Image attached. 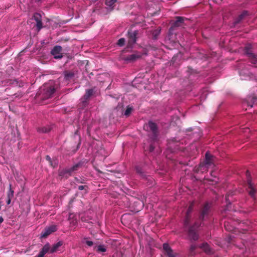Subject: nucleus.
I'll return each instance as SVG.
<instances>
[{
  "label": "nucleus",
  "instance_id": "obj_41",
  "mask_svg": "<svg viewBox=\"0 0 257 257\" xmlns=\"http://www.w3.org/2000/svg\"><path fill=\"white\" fill-rule=\"evenodd\" d=\"M12 199V198H8V200L7 201V204H10L11 203Z\"/></svg>",
  "mask_w": 257,
  "mask_h": 257
},
{
  "label": "nucleus",
  "instance_id": "obj_15",
  "mask_svg": "<svg viewBox=\"0 0 257 257\" xmlns=\"http://www.w3.org/2000/svg\"><path fill=\"white\" fill-rule=\"evenodd\" d=\"M51 247L49 243H47L42 247L37 257H45L44 255L48 252H50Z\"/></svg>",
  "mask_w": 257,
  "mask_h": 257
},
{
  "label": "nucleus",
  "instance_id": "obj_9",
  "mask_svg": "<svg viewBox=\"0 0 257 257\" xmlns=\"http://www.w3.org/2000/svg\"><path fill=\"white\" fill-rule=\"evenodd\" d=\"M246 176L247 178V183L248 185V188L249 189L248 191L249 194L252 197H254L255 190L253 187V184L251 183V180L250 177V173L249 171L247 170L246 171Z\"/></svg>",
  "mask_w": 257,
  "mask_h": 257
},
{
  "label": "nucleus",
  "instance_id": "obj_39",
  "mask_svg": "<svg viewBox=\"0 0 257 257\" xmlns=\"http://www.w3.org/2000/svg\"><path fill=\"white\" fill-rule=\"evenodd\" d=\"M75 180L78 183H83V181H84V180H80L79 179H78L77 178H75Z\"/></svg>",
  "mask_w": 257,
  "mask_h": 257
},
{
  "label": "nucleus",
  "instance_id": "obj_13",
  "mask_svg": "<svg viewBox=\"0 0 257 257\" xmlns=\"http://www.w3.org/2000/svg\"><path fill=\"white\" fill-rule=\"evenodd\" d=\"M57 230V227L56 225H51L50 227L45 228V229L42 232L41 237L43 238L47 237L49 235L51 234Z\"/></svg>",
  "mask_w": 257,
  "mask_h": 257
},
{
  "label": "nucleus",
  "instance_id": "obj_1",
  "mask_svg": "<svg viewBox=\"0 0 257 257\" xmlns=\"http://www.w3.org/2000/svg\"><path fill=\"white\" fill-rule=\"evenodd\" d=\"M211 204L208 202L205 203L200 209L198 220L195 221L193 225L189 226L187 229V237L191 242L198 239V228L202 224L204 218H207L211 212Z\"/></svg>",
  "mask_w": 257,
  "mask_h": 257
},
{
  "label": "nucleus",
  "instance_id": "obj_7",
  "mask_svg": "<svg viewBox=\"0 0 257 257\" xmlns=\"http://www.w3.org/2000/svg\"><path fill=\"white\" fill-rule=\"evenodd\" d=\"M193 205L192 204H190L189 206V207L187 209L186 213L185 218L184 221V226L185 228V231L187 232V229H188L189 226H190V225H189V223H190V220H191L190 213L193 210Z\"/></svg>",
  "mask_w": 257,
  "mask_h": 257
},
{
  "label": "nucleus",
  "instance_id": "obj_10",
  "mask_svg": "<svg viewBox=\"0 0 257 257\" xmlns=\"http://www.w3.org/2000/svg\"><path fill=\"white\" fill-rule=\"evenodd\" d=\"M203 162L207 167L212 168L214 166V157L207 152L205 153V160Z\"/></svg>",
  "mask_w": 257,
  "mask_h": 257
},
{
  "label": "nucleus",
  "instance_id": "obj_40",
  "mask_svg": "<svg viewBox=\"0 0 257 257\" xmlns=\"http://www.w3.org/2000/svg\"><path fill=\"white\" fill-rule=\"evenodd\" d=\"M46 159L51 164L52 160L51 157L49 156H47Z\"/></svg>",
  "mask_w": 257,
  "mask_h": 257
},
{
  "label": "nucleus",
  "instance_id": "obj_28",
  "mask_svg": "<svg viewBox=\"0 0 257 257\" xmlns=\"http://www.w3.org/2000/svg\"><path fill=\"white\" fill-rule=\"evenodd\" d=\"M14 191L12 190V184L9 185V190L7 194V198H12L14 197Z\"/></svg>",
  "mask_w": 257,
  "mask_h": 257
},
{
  "label": "nucleus",
  "instance_id": "obj_44",
  "mask_svg": "<svg viewBox=\"0 0 257 257\" xmlns=\"http://www.w3.org/2000/svg\"><path fill=\"white\" fill-rule=\"evenodd\" d=\"M92 2L95 3L97 2L98 0H91Z\"/></svg>",
  "mask_w": 257,
  "mask_h": 257
},
{
  "label": "nucleus",
  "instance_id": "obj_24",
  "mask_svg": "<svg viewBox=\"0 0 257 257\" xmlns=\"http://www.w3.org/2000/svg\"><path fill=\"white\" fill-rule=\"evenodd\" d=\"M136 170L137 174H139L141 177H145L146 176L143 169L140 166L136 167Z\"/></svg>",
  "mask_w": 257,
  "mask_h": 257
},
{
  "label": "nucleus",
  "instance_id": "obj_36",
  "mask_svg": "<svg viewBox=\"0 0 257 257\" xmlns=\"http://www.w3.org/2000/svg\"><path fill=\"white\" fill-rule=\"evenodd\" d=\"M155 148V145L154 143H151L150 145V147H149V152H153L154 150V149Z\"/></svg>",
  "mask_w": 257,
  "mask_h": 257
},
{
  "label": "nucleus",
  "instance_id": "obj_43",
  "mask_svg": "<svg viewBox=\"0 0 257 257\" xmlns=\"http://www.w3.org/2000/svg\"><path fill=\"white\" fill-rule=\"evenodd\" d=\"M252 99H253V100H256V99H257V97H253H253H252Z\"/></svg>",
  "mask_w": 257,
  "mask_h": 257
},
{
  "label": "nucleus",
  "instance_id": "obj_42",
  "mask_svg": "<svg viewBox=\"0 0 257 257\" xmlns=\"http://www.w3.org/2000/svg\"><path fill=\"white\" fill-rule=\"evenodd\" d=\"M4 221V219L2 216H0V224Z\"/></svg>",
  "mask_w": 257,
  "mask_h": 257
},
{
  "label": "nucleus",
  "instance_id": "obj_27",
  "mask_svg": "<svg viewBox=\"0 0 257 257\" xmlns=\"http://www.w3.org/2000/svg\"><path fill=\"white\" fill-rule=\"evenodd\" d=\"M197 248V246L195 244H191L189 250V254L190 255H193L195 254V250Z\"/></svg>",
  "mask_w": 257,
  "mask_h": 257
},
{
  "label": "nucleus",
  "instance_id": "obj_35",
  "mask_svg": "<svg viewBox=\"0 0 257 257\" xmlns=\"http://www.w3.org/2000/svg\"><path fill=\"white\" fill-rule=\"evenodd\" d=\"M88 188V187L86 185H80L78 187V189L79 190H85L86 191V192H87V190Z\"/></svg>",
  "mask_w": 257,
  "mask_h": 257
},
{
  "label": "nucleus",
  "instance_id": "obj_5",
  "mask_svg": "<svg viewBox=\"0 0 257 257\" xmlns=\"http://www.w3.org/2000/svg\"><path fill=\"white\" fill-rule=\"evenodd\" d=\"M148 126L149 127L150 130L152 133L151 139L153 141L155 142L157 140L158 136V127L157 124L151 121H149L148 123Z\"/></svg>",
  "mask_w": 257,
  "mask_h": 257
},
{
  "label": "nucleus",
  "instance_id": "obj_12",
  "mask_svg": "<svg viewBox=\"0 0 257 257\" xmlns=\"http://www.w3.org/2000/svg\"><path fill=\"white\" fill-rule=\"evenodd\" d=\"M142 54L140 52H136L131 55H128L124 58L127 61L133 62L142 57Z\"/></svg>",
  "mask_w": 257,
  "mask_h": 257
},
{
  "label": "nucleus",
  "instance_id": "obj_31",
  "mask_svg": "<svg viewBox=\"0 0 257 257\" xmlns=\"http://www.w3.org/2000/svg\"><path fill=\"white\" fill-rule=\"evenodd\" d=\"M125 42V40L124 38H120L118 40L117 44L119 46H122L124 45Z\"/></svg>",
  "mask_w": 257,
  "mask_h": 257
},
{
  "label": "nucleus",
  "instance_id": "obj_34",
  "mask_svg": "<svg viewBox=\"0 0 257 257\" xmlns=\"http://www.w3.org/2000/svg\"><path fill=\"white\" fill-rule=\"evenodd\" d=\"M132 110V108L130 107H127L125 111H124V115L126 116H128L131 113Z\"/></svg>",
  "mask_w": 257,
  "mask_h": 257
},
{
  "label": "nucleus",
  "instance_id": "obj_26",
  "mask_svg": "<svg viewBox=\"0 0 257 257\" xmlns=\"http://www.w3.org/2000/svg\"><path fill=\"white\" fill-rule=\"evenodd\" d=\"M200 247L202 248L206 252L209 253L210 251V247L207 243H203L200 246Z\"/></svg>",
  "mask_w": 257,
  "mask_h": 257
},
{
  "label": "nucleus",
  "instance_id": "obj_14",
  "mask_svg": "<svg viewBox=\"0 0 257 257\" xmlns=\"http://www.w3.org/2000/svg\"><path fill=\"white\" fill-rule=\"evenodd\" d=\"M35 21L37 22L36 27L39 30L42 28V22L41 15L39 13H35L33 15Z\"/></svg>",
  "mask_w": 257,
  "mask_h": 257
},
{
  "label": "nucleus",
  "instance_id": "obj_17",
  "mask_svg": "<svg viewBox=\"0 0 257 257\" xmlns=\"http://www.w3.org/2000/svg\"><path fill=\"white\" fill-rule=\"evenodd\" d=\"M163 247L169 257H175L172 249L168 243H164Z\"/></svg>",
  "mask_w": 257,
  "mask_h": 257
},
{
  "label": "nucleus",
  "instance_id": "obj_16",
  "mask_svg": "<svg viewBox=\"0 0 257 257\" xmlns=\"http://www.w3.org/2000/svg\"><path fill=\"white\" fill-rule=\"evenodd\" d=\"M248 15V12L244 11L242 13L239 15L234 20V24L236 25L240 23L242 21L245 20L247 16Z\"/></svg>",
  "mask_w": 257,
  "mask_h": 257
},
{
  "label": "nucleus",
  "instance_id": "obj_21",
  "mask_svg": "<svg viewBox=\"0 0 257 257\" xmlns=\"http://www.w3.org/2000/svg\"><path fill=\"white\" fill-rule=\"evenodd\" d=\"M63 244V242L60 241L54 244L52 247H51L50 253H54L58 250V248Z\"/></svg>",
  "mask_w": 257,
  "mask_h": 257
},
{
  "label": "nucleus",
  "instance_id": "obj_2",
  "mask_svg": "<svg viewBox=\"0 0 257 257\" xmlns=\"http://www.w3.org/2000/svg\"><path fill=\"white\" fill-rule=\"evenodd\" d=\"M55 88L52 83L44 84L37 93L36 97L43 100L52 97L55 92Z\"/></svg>",
  "mask_w": 257,
  "mask_h": 257
},
{
  "label": "nucleus",
  "instance_id": "obj_4",
  "mask_svg": "<svg viewBox=\"0 0 257 257\" xmlns=\"http://www.w3.org/2000/svg\"><path fill=\"white\" fill-rule=\"evenodd\" d=\"M82 165L83 163L82 162H79L70 168L63 170L60 173V175L65 176L66 175L68 174L70 176L73 172H75L80 168L82 166Z\"/></svg>",
  "mask_w": 257,
  "mask_h": 257
},
{
  "label": "nucleus",
  "instance_id": "obj_18",
  "mask_svg": "<svg viewBox=\"0 0 257 257\" xmlns=\"http://www.w3.org/2000/svg\"><path fill=\"white\" fill-rule=\"evenodd\" d=\"M64 79L67 81L72 79L74 76V73L72 71L66 70L63 72Z\"/></svg>",
  "mask_w": 257,
  "mask_h": 257
},
{
  "label": "nucleus",
  "instance_id": "obj_29",
  "mask_svg": "<svg viewBox=\"0 0 257 257\" xmlns=\"http://www.w3.org/2000/svg\"><path fill=\"white\" fill-rule=\"evenodd\" d=\"M117 0H106L105 4L108 7H113Z\"/></svg>",
  "mask_w": 257,
  "mask_h": 257
},
{
  "label": "nucleus",
  "instance_id": "obj_30",
  "mask_svg": "<svg viewBox=\"0 0 257 257\" xmlns=\"http://www.w3.org/2000/svg\"><path fill=\"white\" fill-rule=\"evenodd\" d=\"M74 137L76 139H78V145H77V148H78L79 147V146L81 144V137L78 134V131H76L75 133V134L74 135Z\"/></svg>",
  "mask_w": 257,
  "mask_h": 257
},
{
  "label": "nucleus",
  "instance_id": "obj_38",
  "mask_svg": "<svg viewBox=\"0 0 257 257\" xmlns=\"http://www.w3.org/2000/svg\"><path fill=\"white\" fill-rule=\"evenodd\" d=\"M231 195V194H229V193H228V194H227L226 195V196H225V200H226V202L228 203V204H230V203H231V202L229 200V196L230 195Z\"/></svg>",
  "mask_w": 257,
  "mask_h": 257
},
{
  "label": "nucleus",
  "instance_id": "obj_11",
  "mask_svg": "<svg viewBox=\"0 0 257 257\" xmlns=\"http://www.w3.org/2000/svg\"><path fill=\"white\" fill-rule=\"evenodd\" d=\"M62 48L60 46H55L51 51V54L55 59H61L63 57Z\"/></svg>",
  "mask_w": 257,
  "mask_h": 257
},
{
  "label": "nucleus",
  "instance_id": "obj_33",
  "mask_svg": "<svg viewBox=\"0 0 257 257\" xmlns=\"http://www.w3.org/2000/svg\"><path fill=\"white\" fill-rule=\"evenodd\" d=\"M88 238L87 237H84V239L86 240L85 243L88 246H92L93 245V242L90 240H87Z\"/></svg>",
  "mask_w": 257,
  "mask_h": 257
},
{
  "label": "nucleus",
  "instance_id": "obj_8",
  "mask_svg": "<svg viewBox=\"0 0 257 257\" xmlns=\"http://www.w3.org/2000/svg\"><path fill=\"white\" fill-rule=\"evenodd\" d=\"M175 19L176 20L173 21L172 23L171 26L170 28V30L171 31H173L177 27L182 26L185 20L186 19L183 17H176Z\"/></svg>",
  "mask_w": 257,
  "mask_h": 257
},
{
  "label": "nucleus",
  "instance_id": "obj_37",
  "mask_svg": "<svg viewBox=\"0 0 257 257\" xmlns=\"http://www.w3.org/2000/svg\"><path fill=\"white\" fill-rule=\"evenodd\" d=\"M224 227L225 229L228 231H231L232 229V228H230L228 226V222H225L224 223Z\"/></svg>",
  "mask_w": 257,
  "mask_h": 257
},
{
  "label": "nucleus",
  "instance_id": "obj_19",
  "mask_svg": "<svg viewBox=\"0 0 257 257\" xmlns=\"http://www.w3.org/2000/svg\"><path fill=\"white\" fill-rule=\"evenodd\" d=\"M95 88L94 87L93 88L86 90V93L84 95V98L86 100H88L90 97H91L94 94L95 92Z\"/></svg>",
  "mask_w": 257,
  "mask_h": 257
},
{
  "label": "nucleus",
  "instance_id": "obj_23",
  "mask_svg": "<svg viewBox=\"0 0 257 257\" xmlns=\"http://www.w3.org/2000/svg\"><path fill=\"white\" fill-rule=\"evenodd\" d=\"M51 130L50 126H43L38 128V131L40 133H47Z\"/></svg>",
  "mask_w": 257,
  "mask_h": 257
},
{
  "label": "nucleus",
  "instance_id": "obj_32",
  "mask_svg": "<svg viewBox=\"0 0 257 257\" xmlns=\"http://www.w3.org/2000/svg\"><path fill=\"white\" fill-rule=\"evenodd\" d=\"M122 253L121 251H117L112 255V257H122Z\"/></svg>",
  "mask_w": 257,
  "mask_h": 257
},
{
  "label": "nucleus",
  "instance_id": "obj_22",
  "mask_svg": "<svg viewBox=\"0 0 257 257\" xmlns=\"http://www.w3.org/2000/svg\"><path fill=\"white\" fill-rule=\"evenodd\" d=\"M161 32V29L158 28L152 31V39L156 40L158 39L159 35Z\"/></svg>",
  "mask_w": 257,
  "mask_h": 257
},
{
  "label": "nucleus",
  "instance_id": "obj_6",
  "mask_svg": "<svg viewBox=\"0 0 257 257\" xmlns=\"http://www.w3.org/2000/svg\"><path fill=\"white\" fill-rule=\"evenodd\" d=\"M244 53L248 57L250 62L257 67V54L252 53L251 49L248 47H246Z\"/></svg>",
  "mask_w": 257,
  "mask_h": 257
},
{
  "label": "nucleus",
  "instance_id": "obj_25",
  "mask_svg": "<svg viewBox=\"0 0 257 257\" xmlns=\"http://www.w3.org/2000/svg\"><path fill=\"white\" fill-rule=\"evenodd\" d=\"M95 248H96L97 252H104L106 251V248L104 245H99L97 247L96 246Z\"/></svg>",
  "mask_w": 257,
  "mask_h": 257
},
{
  "label": "nucleus",
  "instance_id": "obj_3",
  "mask_svg": "<svg viewBox=\"0 0 257 257\" xmlns=\"http://www.w3.org/2000/svg\"><path fill=\"white\" fill-rule=\"evenodd\" d=\"M139 34L138 30H129L127 32L128 46L132 47L137 42V36Z\"/></svg>",
  "mask_w": 257,
  "mask_h": 257
},
{
  "label": "nucleus",
  "instance_id": "obj_20",
  "mask_svg": "<svg viewBox=\"0 0 257 257\" xmlns=\"http://www.w3.org/2000/svg\"><path fill=\"white\" fill-rule=\"evenodd\" d=\"M210 168L209 167H207L205 164L203 162H201L199 165V166L196 169V172H201L202 173L204 172L207 171L208 169Z\"/></svg>",
  "mask_w": 257,
  "mask_h": 257
}]
</instances>
